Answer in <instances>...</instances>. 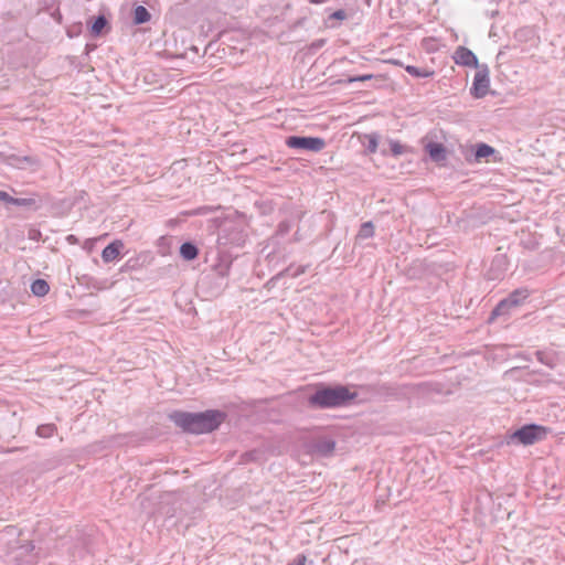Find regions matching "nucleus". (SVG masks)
<instances>
[{"instance_id": "nucleus-1", "label": "nucleus", "mask_w": 565, "mask_h": 565, "mask_svg": "<svg viewBox=\"0 0 565 565\" xmlns=\"http://www.w3.org/2000/svg\"><path fill=\"white\" fill-rule=\"evenodd\" d=\"M169 418L184 431L200 435L217 429L223 423L225 414L217 409L201 413L175 411L169 415Z\"/></svg>"}, {"instance_id": "nucleus-2", "label": "nucleus", "mask_w": 565, "mask_h": 565, "mask_svg": "<svg viewBox=\"0 0 565 565\" xmlns=\"http://www.w3.org/2000/svg\"><path fill=\"white\" fill-rule=\"evenodd\" d=\"M356 397L348 387L338 385L334 387H322L309 396V405L316 408H335L347 406Z\"/></svg>"}, {"instance_id": "nucleus-3", "label": "nucleus", "mask_w": 565, "mask_h": 565, "mask_svg": "<svg viewBox=\"0 0 565 565\" xmlns=\"http://www.w3.org/2000/svg\"><path fill=\"white\" fill-rule=\"evenodd\" d=\"M19 534L20 533L17 527L7 526L0 536V540L9 545L7 562L13 563L15 565L30 564L35 558L33 555L34 545L30 541H25L23 544H20L19 541H15L14 544H12L10 539L15 537Z\"/></svg>"}, {"instance_id": "nucleus-4", "label": "nucleus", "mask_w": 565, "mask_h": 565, "mask_svg": "<svg viewBox=\"0 0 565 565\" xmlns=\"http://www.w3.org/2000/svg\"><path fill=\"white\" fill-rule=\"evenodd\" d=\"M529 296L530 292L526 288L515 289L495 306L491 312L490 321L497 317L508 315L511 308L519 307Z\"/></svg>"}, {"instance_id": "nucleus-5", "label": "nucleus", "mask_w": 565, "mask_h": 565, "mask_svg": "<svg viewBox=\"0 0 565 565\" xmlns=\"http://www.w3.org/2000/svg\"><path fill=\"white\" fill-rule=\"evenodd\" d=\"M286 145L291 149L319 152L326 147V141L319 137L290 136Z\"/></svg>"}, {"instance_id": "nucleus-6", "label": "nucleus", "mask_w": 565, "mask_h": 565, "mask_svg": "<svg viewBox=\"0 0 565 565\" xmlns=\"http://www.w3.org/2000/svg\"><path fill=\"white\" fill-rule=\"evenodd\" d=\"M545 428L539 425H525L515 430L511 438L522 445H533L545 436Z\"/></svg>"}, {"instance_id": "nucleus-7", "label": "nucleus", "mask_w": 565, "mask_h": 565, "mask_svg": "<svg viewBox=\"0 0 565 565\" xmlns=\"http://www.w3.org/2000/svg\"><path fill=\"white\" fill-rule=\"evenodd\" d=\"M245 242L243 232L234 224H224L218 232L217 243L222 246H241Z\"/></svg>"}, {"instance_id": "nucleus-8", "label": "nucleus", "mask_w": 565, "mask_h": 565, "mask_svg": "<svg viewBox=\"0 0 565 565\" xmlns=\"http://www.w3.org/2000/svg\"><path fill=\"white\" fill-rule=\"evenodd\" d=\"M477 68L470 92L473 97L482 98L488 94L490 86L489 70L487 65H479Z\"/></svg>"}, {"instance_id": "nucleus-9", "label": "nucleus", "mask_w": 565, "mask_h": 565, "mask_svg": "<svg viewBox=\"0 0 565 565\" xmlns=\"http://www.w3.org/2000/svg\"><path fill=\"white\" fill-rule=\"evenodd\" d=\"M454 60L459 65L479 67L475 53L465 46H459L455 51Z\"/></svg>"}, {"instance_id": "nucleus-10", "label": "nucleus", "mask_w": 565, "mask_h": 565, "mask_svg": "<svg viewBox=\"0 0 565 565\" xmlns=\"http://www.w3.org/2000/svg\"><path fill=\"white\" fill-rule=\"evenodd\" d=\"M124 248V244L121 241H114L108 244L102 252V259L104 263H110L118 258L121 249Z\"/></svg>"}, {"instance_id": "nucleus-11", "label": "nucleus", "mask_w": 565, "mask_h": 565, "mask_svg": "<svg viewBox=\"0 0 565 565\" xmlns=\"http://www.w3.org/2000/svg\"><path fill=\"white\" fill-rule=\"evenodd\" d=\"M334 448L335 441L330 438H321L313 444V450L321 456L331 455Z\"/></svg>"}, {"instance_id": "nucleus-12", "label": "nucleus", "mask_w": 565, "mask_h": 565, "mask_svg": "<svg viewBox=\"0 0 565 565\" xmlns=\"http://www.w3.org/2000/svg\"><path fill=\"white\" fill-rule=\"evenodd\" d=\"M426 150L428 151L431 160L439 162L446 159V149L441 143L429 142L426 146Z\"/></svg>"}, {"instance_id": "nucleus-13", "label": "nucleus", "mask_w": 565, "mask_h": 565, "mask_svg": "<svg viewBox=\"0 0 565 565\" xmlns=\"http://www.w3.org/2000/svg\"><path fill=\"white\" fill-rule=\"evenodd\" d=\"M6 161L8 164L17 167V168H24L25 166H33L38 162L36 159L33 157H29V156L19 157L15 154L9 156Z\"/></svg>"}, {"instance_id": "nucleus-14", "label": "nucleus", "mask_w": 565, "mask_h": 565, "mask_svg": "<svg viewBox=\"0 0 565 565\" xmlns=\"http://www.w3.org/2000/svg\"><path fill=\"white\" fill-rule=\"evenodd\" d=\"M180 255L185 260H193L198 257L199 249L193 243L185 242L180 247Z\"/></svg>"}, {"instance_id": "nucleus-15", "label": "nucleus", "mask_w": 565, "mask_h": 565, "mask_svg": "<svg viewBox=\"0 0 565 565\" xmlns=\"http://www.w3.org/2000/svg\"><path fill=\"white\" fill-rule=\"evenodd\" d=\"M150 19H151V14L147 10V8H145L143 6H137L134 9V23L135 24L138 25V24L147 23L148 21H150Z\"/></svg>"}, {"instance_id": "nucleus-16", "label": "nucleus", "mask_w": 565, "mask_h": 565, "mask_svg": "<svg viewBox=\"0 0 565 565\" xmlns=\"http://www.w3.org/2000/svg\"><path fill=\"white\" fill-rule=\"evenodd\" d=\"M106 28H108V21L105 15L100 14L94 19L90 25V33L93 36H98Z\"/></svg>"}, {"instance_id": "nucleus-17", "label": "nucleus", "mask_w": 565, "mask_h": 565, "mask_svg": "<svg viewBox=\"0 0 565 565\" xmlns=\"http://www.w3.org/2000/svg\"><path fill=\"white\" fill-rule=\"evenodd\" d=\"M50 290V286L46 280L44 279H35L31 284V291L34 296L43 297L45 296Z\"/></svg>"}, {"instance_id": "nucleus-18", "label": "nucleus", "mask_w": 565, "mask_h": 565, "mask_svg": "<svg viewBox=\"0 0 565 565\" xmlns=\"http://www.w3.org/2000/svg\"><path fill=\"white\" fill-rule=\"evenodd\" d=\"M6 203L30 207L35 204V200L32 198H13L7 193V198L4 199Z\"/></svg>"}, {"instance_id": "nucleus-19", "label": "nucleus", "mask_w": 565, "mask_h": 565, "mask_svg": "<svg viewBox=\"0 0 565 565\" xmlns=\"http://www.w3.org/2000/svg\"><path fill=\"white\" fill-rule=\"evenodd\" d=\"M405 71L414 76V77H417V78H422V77H430L434 75V72L433 71H429L427 68H419V67H416V66H413V65H407L405 67Z\"/></svg>"}, {"instance_id": "nucleus-20", "label": "nucleus", "mask_w": 565, "mask_h": 565, "mask_svg": "<svg viewBox=\"0 0 565 565\" xmlns=\"http://www.w3.org/2000/svg\"><path fill=\"white\" fill-rule=\"evenodd\" d=\"M57 430L54 424H43L36 428V435L41 438H50Z\"/></svg>"}, {"instance_id": "nucleus-21", "label": "nucleus", "mask_w": 565, "mask_h": 565, "mask_svg": "<svg viewBox=\"0 0 565 565\" xmlns=\"http://www.w3.org/2000/svg\"><path fill=\"white\" fill-rule=\"evenodd\" d=\"M493 153H494V149L491 146H489L487 143H479V145H477L475 156H476L477 160H480V159L487 158Z\"/></svg>"}, {"instance_id": "nucleus-22", "label": "nucleus", "mask_w": 565, "mask_h": 565, "mask_svg": "<svg viewBox=\"0 0 565 565\" xmlns=\"http://www.w3.org/2000/svg\"><path fill=\"white\" fill-rule=\"evenodd\" d=\"M374 235V225L372 222H365L360 226L358 237L365 239Z\"/></svg>"}, {"instance_id": "nucleus-23", "label": "nucleus", "mask_w": 565, "mask_h": 565, "mask_svg": "<svg viewBox=\"0 0 565 565\" xmlns=\"http://www.w3.org/2000/svg\"><path fill=\"white\" fill-rule=\"evenodd\" d=\"M366 138H367V145H366L367 151L371 153L376 152L377 143H379L377 135L371 134V135H367Z\"/></svg>"}, {"instance_id": "nucleus-24", "label": "nucleus", "mask_w": 565, "mask_h": 565, "mask_svg": "<svg viewBox=\"0 0 565 565\" xmlns=\"http://www.w3.org/2000/svg\"><path fill=\"white\" fill-rule=\"evenodd\" d=\"M290 228H291V224L289 221H281L277 226L276 234L284 236L289 233Z\"/></svg>"}, {"instance_id": "nucleus-25", "label": "nucleus", "mask_w": 565, "mask_h": 565, "mask_svg": "<svg viewBox=\"0 0 565 565\" xmlns=\"http://www.w3.org/2000/svg\"><path fill=\"white\" fill-rule=\"evenodd\" d=\"M404 146L401 145L399 142L397 141H392L391 142V151L394 156H399L404 152Z\"/></svg>"}, {"instance_id": "nucleus-26", "label": "nucleus", "mask_w": 565, "mask_h": 565, "mask_svg": "<svg viewBox=\"0 0 565 565\" xmlns=\"http://www.w3.org/2000/svg\"><path fill=\"white\" fill-rule=\"evenodd\" d=\"M307 557L305 554H298L290 563L287 565H306Z\"/></svg>"}, {"instance_id": "nucleus-27", "label": "nucleus", "mask_w": 565, "mask_h": 565, "mask_svg": "<svg viewBox=\"0 0 565 565\" xmlns=\"http://www.w3.org/2000/svg\"><path fill=\"white\" fill-rule=\"evenodd\" d=\"M536 358L540 362L548 365L550 367H554V364L552 363V361L550 359H547L546 354L541 352V351H537L536 352Z\"/></svg>"}, {"instance_id": "nucleus-28", "label": "nucleus", "mask_w": 565, "mask_h": 565, "mask_svg": "<svg viewBox=\"0 0 565 565\" xmlns=\"http://www.w3.org/2000/svg\"><path fill=\"white\" fill-rule=\"evenodd\" d=\"M371 78H373L372 74H365V75L349 77L347 82L348 83L364 82V81H369Z\"/></svg>"}, {"instance_id": "nucleus-29", "label": "nucleus", "mask_w": 565, "mask_h": 565, "mask_svg": "<svg viewBox=\"0 0 565 565\" xmlns=\"http://www.w3.org/2000/svg\"><path fill=\"white\" fill-rule=\"evenodd\" d=\"M306 270L305 266H299L295 271L291 273V267L286 269V273H288L291 277H298L299 275L303 274Z\"/></svg>"}, {"instance_id": "nucleus-30", "label": "nucleus", "mask_w": 565, "mask_h": 565, "mask_svg": "<svg viewBox=\"0 0 565 565\" xmlns=\"http://www.w3.org/2000/svg\"><path fill=\"white\" fill-rule=\"evenodd\" d=\"M330 18L337 19V20H344L347 18V12L342 9L334 11Z\"/></svg>"}, {"instance_id": "nucleus-31", "label": "nucleus", "mask_w": 565, "mask_h": 565, "mask_svg": "<svg viewBox=\"0 0 565 565\" xmlns=\"http://www.w3.org/2000/svg\"><path fill=\"white\" fill-rule=\"evenodd\" d=\"M66 241L70 243V244H77L78 243V239L75 235L73 234H70L66 236Z\"/></svg>"}, {"instance_id": "nucleus-32", "label": "nucleus", "mask_w": 565, "mask_h": 565, "mask_svg": "<svg viewBox=\"0 0 565 565\" xmlns=\"http://www.w3.org/2000/svg\"><path fill=\"white\" fill-rule=\"evenodd\" d=\"M39 235H40V232L36 230H31L29 232V238H31V239H35Z\"/></svg>"}, {"instance_id": "nucleus-33", "label": "nucleus", "mask_w": 565, "mask_h": 565, "mask_svg": "<svg viewBox=\"0 0 565 565\" xmlns=\"http://www.w3.org/2000/svg\"><path fill=\"white\" fill-rule=\"evenodd\" d=\"M7 198V192L0 191V201L4 202V199Z\"/></svg>"}, {"instance_id": "nucleus-34", "label": "nucleus", "mask_w": 565, "mask_h": 565, "mask_svg": "<svg viewBox=\"0 0 565 565\" xmlns=\"http://www.w3.org/2000/svg\"><path fill=\"white\" fill-rule=\"evenodd\" d=\"M326 0H317V1H313L315 3H322L324 2Z\"/></svg>"}]
</instances>
